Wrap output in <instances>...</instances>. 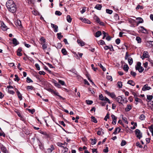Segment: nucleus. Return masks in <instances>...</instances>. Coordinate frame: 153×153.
<instances>
[{
    "instance_id": "nucleus-56",
    "label": "nucleus",
    "mask_w": 153,
    "mask_h": 153,
    "mask_svg": "<svg viewBox=\"0 0 153 153\" xmlns=\"http://www.w3.org/2000/svg\"><path fill=\"white\" fill-rule=\"evenodd\" d=\"M35 66L36 68V69L38 70H40V68L39 65L37 63H36L35 65Z\"/></svg>"
},
{
    "instance_id": "nucleus-46",
    "label": "nucleus",
    "mask_w": 153,
    "mask_h": 153,
    "mask_svg": "<svg viewBox=\"0 0 153 153\" xmlns=\"http://www.w3.org/2000/svg\"><path fill=\"white\" fill-rule=\"evenodd\" d=\"M106 12L109 14H111L112 13L113 11L111 10H110L108 9H106Z\"/></svg>"
},
{
    "instance_id": "nucleus-14",
    "label": "nucleus",
    "mask_w": 153,
    "mask_h": 153,
    "mask_svg": "<svg viewBox=\"0 0 153 153\" xmlns=\"http://www.w3.org/2000/svg\"><path fill=\"white\" fill-rule=\"evenodd\" d=\"M22 51V48H19L17 51V55L18 56H21L22 55V54L21 53Z\"/></svg>"
},
{
    "instance_id": "nucleus-40",
    "label": "nucleus",
    "mask_w": 153,
    "mask_h": 153,
    "mask_svg": "<svg viewBox=\"0 0 153 153\" xmlns=\"http://www.w3.org/2000/svg\"><path fill=\"white\" fill-rule=\"evenodd\" d=\"M150 131L151 132L152 135L153 136V126H151L149 127Z\"/></svg>"
},
{
    "instance_id": "nucleus-17",
    "label": "nucleus",
    "mask_w": 153,
    "mask_h": 153,
    "mask_svg": "<svg viewBox=\"0 0 153 153\" xmlns=\"http://www.w3.org/2000/svg\"><path fill=\"white\" fill-rule=\"evenodd\" d=\"M53 94L59 96L60 99H62L63 100H64L65 99V98H63L62 96L59 95V93L56 91H54Z\"/></svg>"
},
{
    "instance_id": "nucleus-55",
    "label": "nucleus",
    "mask_w": 153,
    "mask_h": 153,
    "mask_svg": "<svg viewBox=\"0 0 153 153\" xmlns=\"http://www.w3.org/2000/svg\"><path fill=\"white\" fill-rule=\"evenodd\" d=\"M118 86L119 88H121L122 86V83L121 82H118L117 83Z\"/></svg>"
},
{
    "instance_id": "nucleus-41",
    "label": "nucleus",
    "mask_w": 153,
    "mask_h": 153,
    "mask_svg": "<svg viewBox=\"0 0 153 153\" xmlns=\"http://www.w3.org/2000/svg\"><path fill=\"white\" fill-rule=\"evenodd\" d=\"M102 33L103 34V36L102 37V39H104L105 37H106L107 36L108 34L107 33L105 32L104 31H102Z\"/></svg>"
},
{
    "instance_id": "nucleus-26",
    "label": "nucleus",
    "mask_w": 153,
    "mask_h": 153,
    "mask_svg": "<svg viewBox=\"0 0 153 153\" xmlns=\"http://www.w3.org/2000/svg\"><path fill=\"white\" fill-rule=\"evenodd\" d=\"M136 40L138 43H140L141 42V39L139 36L136 37Z\"/></svg>"
},
{
    "instance_id": "nucleus-21",
    "label": "nucleus",
    "mask_w": 153,
    "mask_h": 153,
    "mask_svg": "<svg viewBox=\"0 0 153 153\" xmlns=\"http://www.w3.org/2000/svg\"><path fill=\"white\" fill-rule=\"evenodd\" d=\"M127 83L133 86H134L135 85V82L132 80H129L127 82Z\"/></svg>"
},
{
    "instance_id": "nucleus-52",
    "label": "nucleus",
    "mask_w": 153,
    "mask_h": 153,
    "mask_svg": "<svg viewBox=\"0 0 153 153\" xmlns=\"http://www.w3.org/2000/svg\"><path fill=\"white\" fill-rule=\"evenodd\" d=\"M15 78H14V80L15 81H17V82L20 79L19 78L18 76L16 74H15Z\"/></svg>"
},
{
    "instance_id": "nucleus-24",
    "label": "nucleus",
    "mask_w": 153,
    "mask_h": 153,
    "mask_svg": "<svg viewBox=\"0 0 153 153\" xmlns=\"http://www.w3.org/2000/svg\"><path fill=\"white\" fill-rule=\"evenodd\" d=\"M13 43L16 45H18L19 44L18 42L17 41V39L16 38L13 39Z\"/></svg>"
},
{
    "instance_id": "nucleus-12",
    "label": "nucleus",
    "mask_w": 153,
    "mask_h": 153,
    "mask_svg": "<svg viewBox=\"0 0 153 153\" xmlns=\"http://www.w3.org/2000/svg\"><path fill=\"white\" fill-rule=\"evenodd\" d=\"M107 94L113 98H115L116 95L113 93H111L109 92H107Z\"/></svg>"
},
{
    "instance_id": "nucleus-33",
    "label": "nucleus",
    "mask_w": 153,
    "mask_h": 153,
    "mask_svg": "<svg viewBox=\"0 0 153 153\" xmlns=\"http://www.w3.org/2000/svg\"><path fill=\"white\" fill-rule=\"evenodd\" d=\"M56 144L59 146L63 148L64 147V146H63V145H65V144L62 143L61 142H59L57 143Z\"/></svg>"
},
{
    "instance_id": "nucleus-38",
    "label": "nucleus",
    "mask_w": 153,
    "mask_h": 153,
    "mask_svg": "<svg viewBox=\"0 0 153 153\" xmlns=\"http://www.w3.org/2000/svg\"><path fill=\"white\" fill-rule=\"evenodd\" d=\"M98 43L99 45H103L105 44V42L104 41L102 40H100L98 42Z\"/></svg>"
},
{
    "instance_id": "nucleus-6",
    "label": "nucleus",
    "mask_w": 153,
    "mask_h": 153,
    "mask_svg": "<svg viewBox=\"0 0 153 153\" xmlns=\"http://www.w3.org/2000/svg\"><path fill=\"white\" fill-rule=\"evenodd\" d=\"M1 28L3 30H6L7 29V27L3 22H1Z\"/></svg>"
},
{
    "instance_id": "nucleus-15",
    "label": "nucleus",
    "mask_w": 153,
    "mask_h": 153,
    "mask_svg": "<svg viewBox=\"0 0 153 153\" xmlns=\"http://www.w3.org/2000/svg\"><path fill=\"white\" fill-rule=\"evenodd\" d=\"M54 149V148L53 146V145H51V148L48 149L47 150L48 152L51 153Z\"/></svg>"
},
{
    "instance_id": "nucleus-8",
    "label": "nucleus",
    "mask_w": 153,
    "mask_h": 153,
    "mask_svg": "<svg viewBox=\"0 0 153 153\" xmlns=\"http://www.w3.org/2000/svg\"><path fill=\"white\" fill-rule=\"evenodd\" d=\"M51 27L52 28H54V31L57 32L58 31V27L57 25L54 24H51Z\"/></svg>"
},
{
    "instance_id": "nucleus-31",
    "label": "nucleus",
    "mask_w": 153,
    "mask_h": 153,
    "mask_svg": "<svg viewBox=\"0 0 153 153\" xmlns=\"http://www.w3.org/2000/svg\"><path fill=\"white\" fill-rule=\"evenodd\" d=\"M16 25L19 26H21L22 24L21 21L19 20H17L16 22Z\"/></svg>"
},
{
    "instance_id": "nucleus-29",
    "label": "nucleus",
    "mask_w": 153,
    "mask_h": 153,
    "mask_svg": "<svg viewBox=\"0 0 153 153\" xmlns=\"http://www.w3.org/2000/svg\"><path fill=\"white\" fill-rule=\"evenodd\" d=\"M91 120L92 121L95 123H97V119L95 118V117L93 116H91Z\"/></svg>"
},
{
    "instance_id": "nucleus-59",
    "label": "nucleus",
    "mask_w": 153,
    "mask_h": 153,
    "mask_svg": "<svg viewBox=\"0 0 153 153\" xmlns=\"http://www.w3.org/2000/svg\"><path fill=\"white\" fill-rule=\"evenodd\" d=\"M86 7H83L82 10L80 11V12L82 14H83L85 11Z\"/></svg>"
},
{
    "instance_id": "nucleus-64",
    "label": "nucleus",
    "mask_w": 153,
    "mask_h": 153,
    "mask_svg": "<svg viewBox=\"0 0 153 153\" xmlns=\"http://www.w3.org/2000/svg\"><path fill=\"white\" fill-rule=\"evenodd\" d=\"M120 42V40L119 39H117L115 40V42L117 45H119Z\"/></svg>"
},
{
    "instance_id": "nucleus-50",
    "label": "nucleus",
    "mask_w": 153,
    "mask_h": 153,
    "mask_svg": "<svg viewBox=\"0 0 153 153\" xmlns=\"http://www.w3.org/2000/svg\"><path fill=\"white\" fill-rule=\"evenodd\" d=\"M57 38L59 39H60L62 37V36L61 35V33H57Z\"/></svg>"
},
{
    "instance_id": "nucleus-18",
    "label": "nucleus",
    "mask_w": 153,
    "mask_h": 153,
    "mask_svg": "<svg viewBox=\"0 0 153 153\" xmlns=\"http://www.w3.org/2000/svg\"><path fill=\"white\" fill-rule=\"evenodd\" d=\"M16 93L17 94L18 98L20 100H21L22 99V94L18 91H16Z\"/></svg>"
},
{
    "instance_id": "nucleus-49",
    "label": "nucleus",
    "mask_w": 153,
    "mask_h": 153,
    "mask_svg": "<svg viewBox=\"0 0 153 153\" xmlns=\"http://www.w3.org/2000/svg\"><path fill=\"white\" fill-rule=\"evenodd\" d=\"M94 19L96 20V21L98 23L100 22V19L97 16H95Z\"/></svg>"
},
{
    "instance_id": "nucleus-7",
    "label": "nucleus",
    "mask_w": 153,
    "mask_h": 153,
    "mask_svg": "<svg viewBox=\"0 0 153 153\" xmlns=\"http://www.w3.org/2000/svg\"><path fill=\"white\" fill-rule=\"evenodd\" d=\"M2 151L4 153H8V152L5 147L3 146V145L1 144V146L0 148Z\"/></svg>"
},
{
    "instance_id": "nucleus-2",
    "label": "nucleus",
    "mask_w": 153,
    "mask_h": 153,
    "mask_svg": "<svg viewBox=\"0 0 153 153\" xmlns=\"http://www.w3.org/2000/svg\"><path fill=\"white\" fill-rule=\"evenodd\" d=\"M141 63L140 62H138L137 65L135 66V69L136 70H138L140 73L142 72L144 69L141 66Z\"/></svg>"
},
{
    "instance_id": "nucleus-62",
    "label": "nucleus",
    "mask_w": 153,
    "mask_h": 153,
    "mask_svg": "<svg viewBox=\"0 0 153 153\" xmlns=\"http://www.w3.org/2000/svg\"><path fill=\"white\" fill-rule=\"evenodd\" d=\"M26 1L29 4H32L33 2V0H26Z\"/></svg>"
},
{
    "instance_id": "nucleus-54",
    "label": "nucleus",
    "mask_w": 153,
    "mask_h": 153,
    "mask_svg": "<svg viewBox=\"0 0 153 153\" xmlns=\"http://www.w3.org/2000/svg\"><path fill=\"white\" fill-rule=\"evenodd\" d=\"M55 14L56 15L58 16H60L62 15V13L59 11H56L55 12Z\"/></svg>"
},
{
    "instance_id": "nucleus-10",
    "label": "nucleus",
    "mask_w": 153,
    "mask_h": 153,
    "mask_svg": "<svg viewBox=\"0 0 153 153\" xmlns=\"http://www.w3.org/2000/svg\"><path fill=\"white\" fill-rule=\"evenodd\" d=\"M136 20L137 21V25H138L141 23H143V20L142 18L140 17H138L137 18Z\"/></svg>"
},
{
    "instance_id": "nucleus-36",
    "label": "nucleus",
    "mask_w": 153,
    "mask_h": 153,
    "mask_svg": "<svg viewBox=\"0 0 153 153\" xmlns=\"http://www.w3.org/2000/svg\"><path fill=\"white\" fill-rule=\"evenodd\" d=\"M114 18L116 21L118 20L119 19V16L117 14L114 15Z\"/></svg>"
},
{
    "instance_id": "nucleus-61",
    "label": "nucleus",
    "mask_w": 153,
    "mask_h": 153,
    "mask_svg": "<svg viewBox=\"0 0 153 153\" xmlns=\"http://www.w3.org/2000/svg\"><path fill=\"white\" fill-rule=\"evenodd\" d=\"M136 146H138L140 148H142L143 147L142 146L140 145V143L139 142H137L136 143Z\"/></svg>"
},
{
    "instance_id": "nucleus-45",
    "label": "nucleus",
    "mask_w": 153,
    "mask_h": 153,
    "mask_svg": "<svg viewBox=\"0 0 153 153\" xmlns=\"http://www.w3.org/2000/svg\"><path fill=\"white\" fill-rule=\"evenodd\" d=\"M145 116L143 114H141L140 117V119L141 120H143L145 119Z\"/></svg>"
},
{
    "instance_id": "nucleus-28",
    "label": "nucleus",
    "mask_w": 153,
    "mask_h": 153,
    "mask_svg": "<svg viewBox=\"0 0 153 153\" xmlns=\"http://www.w3.org/2000/svg\"><path fill=\"white\" fill-rule=\"evenodd\" d=\"M66 19L67 21L68 22L70 23L71 22L72 20V18H71L70 15H68L67 16Z\"/></svg>"
},
{
    "instance_id": "nucleus-11",
    "label": "nucleus",
    "mask_w": 153,
    "mask_h": 153,
    "mask_svg": "<svg viewBox=\"0 0 153 153\" xmlns=\"http://www.w3.org/2000/svg\"><path fill=\"white\" fill-rule=\"evenodd\" d=\"M81 20L84 23H87L88 24H90V22L88 19H86L85 18H82L81 19Z\"/></svg>"
},
{
    "instance_id": "nucleus-48",
    "label": "nucleus",
    "mask_w": 153,
    "mask_h": 153,
    "mask_svg": "<svg viewBox=\"0 0 153 153\" xmlns=\"http://www.w3.org/2000/svg\"><path fill=\"white\" fill-rule=\"evenodd\" d=\"M109 113H107L106 115L105 116V117L104 118V120L105 121H107V119H108L109 118Z\"/></svg>"
},
{
    "instance_id": "nucleus-44",
    "label": "nucleus",
    "mask_w": 153,
    "mask_h": 153,
    "mask_svg": "<svg viewBox=\"0 0 153 153\" xmlns=\"http://www.w3.org/2000/svg\"><path fill=\"white\" fill-rule=\"evenodd\" d=\"M134 98H135L134 103L136 105H137L139 102L138 98L136 97H134Z\"/></svg>"
},
{
    "instance_id": "nucleus-4",
    "label": "nucleus",
    "mask_w": 153,
    "mask_h": 153,
    "mask_svg": "<svg viewBox=\"0 0 153 153\" xmlns=\"http://www.w3.org/2000/svg\"><path fill=\"white\" fill-rule=\"evenodd\" d=\"M117 102L119 103L122 104L124 100L123 99L122 97L121 96L118 97L116 99Z\"/></svg>"
},
{
    "instance_id": "nucleus-42",
    "label": "nucleus",
    "mask_w": 153,
    "mask_h": 153,
    "mask_svg": "<svg viewBox=\"0 0 153 153\" xmlns=\"http://www.w3.org/2000/svg\"><path fill=\"white\" fill-rule=\"evenodd\" d=\"M147 98L148 100L151 101L153 98V96L152 95H147Z\"/></svg>"
},
{
    "instance_id": "nucleus-32",
    "label": "nucleus",
    "mask_w": 153,
    "mask_h": 153,
    "mask_svg": "<svg viewBox=\"0 0 153 153\" xmlns=\"http://www.w3.org/2000/svg\"><path fill=\"white\" fill-rule=\"evenodd\" d=\"M128 62L129 65H131L133 63V59L132 58L129 57L128 59Z\"/></svg>"
},
{
    "instance_id": "nucleus-53",
    "label": "nucleus",
    "mask_w": 153,
    "mask_h": 153,
    "mask_svg": "<svg viewBox=\"0 0 153 153\" xmlns=\"http://www.w3.org/2000/svg\"><path fill=\"white\" fill-rule=\"evenodd\" d=\"M27 82L28 83L32 82L33 81L29 77H27Z\"/></svg>"
},
{
    "instance_id": "nucleus-1",
    "label": "nucleus",
    "mask_w": 153,
    "mask_h": 153,
    "mask_svg": "<svg viewBox=\"0 0 153 153\" xmlns=\"http://www.w3.org/2000/svg\"><path fill=\"white\" fill-rule=\"evenodd\" d=\"M6 6L10 12L15 13L17 10V7L15 2L12 0H9L6 3Z\"/></svg>"
},
{
    "instance_id": "nucleus-22",
    "label": "nucleus",
    "mask_w": 153,
    "mask_h": 153,
    "mask_svg": "<svg viewBox=\"0 0 153 153\" xmlns=\"http://www.w3.org/2000/svg\"><path fill=\"white\" fill-rule=\"evenodd\" d=\"M101 32L100 31H98L96 33L95 36L97 37H98L101 35Z\"/></svg>"
},
{
    "instance_id": "nucleus-3",
    "label": "nucleus",
    "mask_w": 153,
    "mask_h": 153,
    "mask_svg": "<svg viewBox=\"0 0 153 153\" xmlns=\"http://www.w3.org/2000/svg\"><path fill=\"white\" fill-rule=\"evenodd\" d=\"M135 133L136 137L139 139H140L142 137V134L139 130L136 129L135 130Z\"/></svg>"
},
{
    "instance_id": "nucleus-30",
    "label": "nucleus",
    "mask_w": 153,
    "mask_h": 153,
    "mask_svg": "<svg viewBox=\"0 0 153 153\" xmlns=\"http://www.w3.org/2000/svg\"><path fill=\"white\" fill-rule=\"evenodd\" d=\"M64 149L62 151V153H67L68 150V149L66 147H64L63 148Z\"/></svg>"
},
{
    "instance_id": "nucleus-13",
    "label": "nucleus",
    "mask_w": 153,
    "mask_h": 153,
    "mask_svg": "<svg viewBox=\"0 0 153 153\" xmlns=\"http://www.w3.org/2000/svg\"><path fill=\"white\" fill-rule=\"evenodd\" d=\"M131 106L130 105H128L126 107L125 109V110L126 111H128L131 109Z\"/></svg>"
},
{
    "instance_id": "nucleus-35",
    "label": "nucleus",
    "mask_w": 153,
    "mask_h": 153,
    "mask_svg": "<svg viewBox=\"0 0 153 153\" xmlns=\"http://www.w3.org/2000/svg\"><path fill=\"white\" fill-rule=\"evenodd\" d=\"M98 65L102 69L103 71H105V68H104L100 63H98Z\"/></svg>"
},
{
    "instance_id": "nucleus-27",
    "label": "nucleus",
    "mask_w": 153,
    "mask_h": 153,
    "mask_svg": "<svg viewBox=\"0 0 153 153\" xmlns=\"http://www.w3.org/2000/svg\"><path fill=\"white\" fill-rule=\"evenodd\" d=\"M129 67L127 65H125L124 66L123 69L126 72H127L128 70Z\"/></svg>"
},
{
    "instance_id": "nucleus-63",
    "label": "nucleus",
    "mask_w": 153,
    "mask_h": 153,
    "mask_svg": "<svg viewBox=\"0 0 153 153\" xmlns=\"http://www.w3.org/2000/svg\"><path fill=\"white\" fill-rule=\"evenodd\" d=\"M86 103L88 105H91L93 103V101L92 100H86Z\"/></svg>"
},
{
    "instance_id": "nucleus-58",
    "label": "nucleus",
    "mask_w": 153,
    "mask_h": 153,
    "mask_svg": "<svg viewBox=\"0 0 153 153\" xmlns=\"http://www.w3.org/2000/svg\"><path fill=\"white\" fill-rule=\"evenodd\" d=\"M104 98V97L102 95V94H101L99 96V98L100 100L103 101Z\"/></svg>"
},
{
    "instance_id": "nucleus-23",
    "label": "nucleus",
    "mask_w": 153,
    "mask_h": 153,
    "mask_svg": "<svg viewBox=\"0 0 153 153\" xmlns=\"http://www.w3.org/2000/svg\"><path fill=\"white\" fill-rule=\"evenodd\" d=\"M102 5L100 4H98L96 5L95 7V8L97 9L98 10H100L102 8Z\"/></svg>"
},
{
    "instance_id": "nucleus-9",
    "label": "nucleus",
    "mask_w": 153,
    "mask_h": 153,
    "mask_svg": "<svg viewBox=\"0 0 153 153\" xmlns=\"http://www.w3.org/2000/svg\"><path fill=\"white\" fill-rule=\"evenodd\" d=\"M151 89L150 87L148 86V85L146 84L143 87L142 90L143 91H145L146 90H148Z\"/></svg>"
},
{
    "instance_id": "nucleus-60",
    "label": "nucleus",
    "mask_w": 153,
    "mask_h": 153,
    "mask_svg": "<svg viewBox=\"0 0 153 153\" xmlns=\"http://www.w3.org/2000/svg\"><path fill=\"white\" fill-rule=\"evenodd\" d=\"M143 8V7L139 5H138L136 8V10H138L139 9H142Z\"/></svg>"
},
{
    "instance_id": "nucleus-47",
    "label": "nucleus",
    "mask_w": 153,
    "mask_h": 153,
    "mask_svg": "<svg viewBox=\"0 0 153 153\" xmlns=\"http://www.w3.org/2000/svg\"><path fill=\"white\" fill-rule=\"evenodd\" d=\"M58 82L62 85H65V82L62 80H59Z\"/></svg>"
},
{
    "instance_id": "nucleus-16",
    "label": "nucleus",
    "mask_w": 153,
    "mask_h": 153,
    "mask_svg": "<svg viewBox=\"0 0 153 153\" xmlns=\"http://www.w3.org/2000/svg\"><path fill=\"white\" fill-rule=\"evenodd\" d=\"M77 43L81 46H83L85 45L84 42L81 40H77Z\"/></svg>"
},
{
    "instance_id": "nucleus-43",
    "label": "nucleus",
    "mask_w": 153,
    "mask_h": 153,
    "mask_svg": "<svg viewBox=\"0 0 153 153\" xmlns=\"http://www.w3.org/2000/svg\"><path fill=\"white\" fill-rule=\"evenodd\" d=\"M40 133L42 134L45 135L46 137H48L49 136V134H47L45 132L42 131L41 132H40Z\"/></svg>"
},
{
    "instance_id": "nucleus-34",
    "label": "nucleus",
    "mask_w": 153,
    "mask_h": 153,
    "mask_svg": "<svg viewBox=\"0 0 153 153\" xmlns=\"http://www.w3.org/2000/svg\"><path fill=\"white\" fill-rule=\"evenodd\" d=\"M53 83L58 88H60L61 87L60 85L56 81H53Z\"/></svg>"
},
{
    "instance_id": "nucleus-39",
    "label": "nucleus",
    "mask_w": 153,
    "mask_h": 153,
    "mask_svg": "<svg viewBox=\"0 0 153 153\" xmlns=\"http://www.w3.org/2000/svg\"><path fill=\"white\" fill-rule=\"evenodd\" d=\"M94 89L93 88H88V91L89 92H91V94H94L95 92L94 91Z\"/></svg>"
},
{
    "instance_id": "nucleus-37",
    "label": "nucleus",
    "mask_w": 153,
    "mask_h": 153,
    "mask_svg": "<svg viewBox=\"0 0 153 153\" xmlns=\"http://www.w3.org/2000/svg\"><path fill=\"white\" fill-rule=\"evenodd\" d=\"M103 101H105L106 102H108L109 104L111 103L110 100L105 97H104V98Z\"/></svg>"
},
{
    "instance_id": "nucleus-51",
    "label": "nucleus",
    "mask_w": 153,
    "mask_h": 153,
    "mask_svg": "<svg viewBox=\"0 0 153 153\" xmlns=\"http://www.w3.org/2000/svg\"><path fill=\"white\" fill-rule=\"evenodd\" d=\"M126 141L125 140H122L121 143V146H123L126 145Z\"/></svg>"
},
{
    "instance_id": "nucleus-25",
    "label": "nucleus",
    "mask_w": 153,
    "mask_h": 153,
    "mask_svg": "<svg viewBox=\"0 0 153 153\" xmlns=\"http://www.w3.org/2000/svg\"><path fill=\"white\" fill-rule=\"evenodd\" d=\"M61 52L64 55H65L67 54V52L64 48L62 49Z\"/></svg>"
},
{
    "instance_id": "nucleus-19",
    "label": "nucleus",
    "mask_w": 153,
    "mask_h": 153,
    "mask_svg": "<svg viewBox=\"0 0 153 153\" xmlns=\"http://www.w3.org/2000/svg\"><path fill=\"white\" fill-rule=\"evenodd\" d=\"M143 56L144 58H148L149 57V56L148 54V52L147 51H144L143 55Z\"/></svg>"
},
{
    "instance_id": "nucleus-5",
    "label": "nucleus",
    "mask_w": 153,
    "mask_h": 153,
    "mask_svg": "<svg viewBox=\"0 0 153 153\" xmlns=\"http://www.w3.org/2000/svg\"><path fill=\"white\" fill-rule=\"evenodd\" d=\"M140 31L144 33H146L147 31L146 29L144 28L143 26H140L139 27Z\"/></svg>"
},
{
    "instance_id": "nucleus-57",
    "label": "nucleus",
    "mask_w": 153,
    "mask_h": 153,
    "mask_svg": "<svg viewBox=\"0 0 153 153\" xmlns=\"http://www.w3.org/2000/svg\"><path fill=\"white\" fill-rule=\"evenodd\" d=\"M26 88L27 90H32L33 89V87L32 86H27L26 87Z\"/></svg>"
},
{
    "instance_id": "nucleus-20",
    "label": "nucleus",
    "mask_w": 153,
    "mask_h": 153,
    "mask_svg": "<svg viewBox=\"0 0 153 153\" xmlns=\"http://www.w3.org/2000/svg\"><path fill=\"white\" fill-rule=\"evenodd\" d=\"M40 41L42 45L44 44L46 42L45 39L43 37H41L40 39Z\"/></svg>"
}]
</instances>
